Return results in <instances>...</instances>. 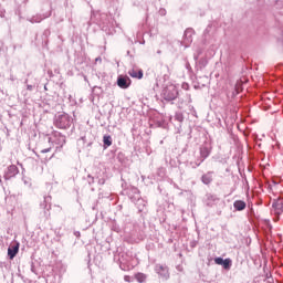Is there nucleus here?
Instances as JSON below:
<instances>
[{
  "instance_id": "obj_2",
  "label": "nucleus",
  "mask_w": 283,
  "mask_h": 283,
  "mask_svg": "<svg viewBox=\"0 0 283 283\" xmlns=\"http://www.w3.org/2000/svg\"><path fill=\"white\" fill-rule=\"evenodd\" d=\"M164 101H176L178 98V87L176 85L170 84L166 86L163 91Z\"/></svg>"
},
{
  "instance_id": "obj_30",
  "label": "nucleus",
  "mask_w": 283,
  "mask_h": 283,
  "mask_svg": "<svg viewBox=\"0 0 283 283\" xmlns=\"http://www.w3.org/2000/svg\"><path fill=\"white\" fill-rule=\"evenodd\" d=\"M24 83H28V80H25V82Z\"/></svg>"
},
{
  "instance_id": "obj_7",
  "label": "nucleus",
  "mask_w": 283,
  "mask_h": 283,
  "mask_svg": "<svg viewBox=\"0 0 283 283\" xmlns=\"http://www.w3.org/2000/svg\"><path fill=\"white\" fill-rule=\"evenodd\" d=\"M117 85L122 90H127V87H129V85H132V80H129L128 76H118L117 77Z\"/></svg>"
},
{
  "instance_id": "obj_23",
  "label": "nucleus",
  "mask_w": 283,
  "mask_h": 283,
  "mask_svg": "<svg viewBox=\"0 0 283 283\" xmlns=\"http://www.w3.org/2000/svg\"><path fill=\"white\" fill-rule=\"evenodd\" d=\"M98 185H105V179H99Z\"/></svg>"
},
{
  "instance_id": "obj_3",
  "label": "nucleus",
  "mask_w": 283,
  "mask_h": 283,
  "mask_svg": "<svg viewBox=\"0 0 283 283\" xmlns=\"http://www.w3.org/2000/svg\"><path fill=\"white\" fill-rule=\"evenodd\" d=\"M155 272L164 282H167V280H169V268L167 265L156 264Z\"/></svg>"
},
{
  "instance_id": "obj_16",
  "label": "nucleus",
  "mask_w": 283,
  "mask_h": 283,
  "mask_svg": "<svg viewBox=\"0 0 283 283\" xmlns=\"http://www.w3.org/2000/svg\"><path fill=\"white\" fill-rule=\"evenodd\" d=\"M175 120H178V123H182V120H185V115H182L181 112L176 113Z\"/></svg>"
},
{
  "instance_id": "obj_8",
  "label": "nucleus",
  "mask_w": 283,
  "mask_h": 283,
  "mask_svg": "<svg viewBox=\"0 0 283 283\" xmlns=\"http://www.w3.org/2000/svg\"><path fill=\"white\" fill-rule=\"evenodd\" d=\"M192 42H193V29H187L184 33V43L186 48H188V45H191Z\"/></svg>"
},
{
  "instance_id": "obj_14",
  "label": "nucleus",
  "mask_w": 283,
  "mask_h": 283,
  "mask_svg": "<svg viewBox=\"0 0 283 283\" xmlns=\"http://www.w3.org/2000/svg\"><path fill=\"white\" fill-rule=\"evenodd\" d=\"M135 279L137 280V282L139 283H145L147 282V275L145 273H137L135 274Z\"/></svg>"
},
{
  "instance_id": "obj_11",
  "label": "nucleus",
  "mask_w": 283,
  "mask_h": 283,
  "mask_svg": "<svg viewBox=\"0 0 283 283\" xmlns=\"http://www.w3.org/2000/svg\"><path fill=\"white\" fill-rule=\"evenodd\" d=\"M201 182H203V185H211V182H213V171H208L202 175Z\"/></svg>"
},
{
  "instance_id": "obj_10",
  "label": "nucleus",
  "mask_w": 283,
  "mask_h": 283,
  "mask_svg": "<svg viewBox=\"0 0 283 283\" xmlns=\"http://www.w3.org/2000/svg\"><path fill=\"white\" fill-rule=\"evenodd\" d=\"M128 74L129 76H132V78H138V80L143 78L144 76L143 69H136V67L129 70Z\"/></svg>"
},
{
  "instance_id": "obj_4",
  "label": "nucleus",
  "mask_w": 283,
  "mask_h": 283,
  "mask_svg": "<svg viewBox=\"0 0 283 283\" xmlns=\"http://www.w3.org/2000/svg\"><path fill=\"white\" fill-rule=\"evenodd\" d=\"M17 174H19V168L15 165H11L4 171L3 178L4 180H10L11 178H14Z\"/></svg>"
},
{
  "instance_id": "obj_29",
  "label": "nucleus",
  "mask_w": 283,
  "mask_h": 283,
  "mask_svg": "<svg viewBox=\"0 0 283 283\" xmlns=\"http://www.w3.org/2000/svg\"><path fill=\"white\" fill-rule=\"evenodd\" d=\"M82 140H85V137H82Z\"/></svg>"
},
{
  "instance_id": "obj_28",
  "label": "nucleus",
  "mask_w": 283,
  "mask_h": 283,
  "mask_svg": "<svg viewBox=\"0 0 283 283\" xmlns=\"http://www.w3.org/2000/svg\"><path fill=\"white\" fill-rule=\"evenodd\" d=\"M157 54H161V51H157Z\"/></svg>"
},
{
  "instance_id": "obj_27",
  "label": "nucleus",
  "mask_w": 283,
  "mask_h": 283,
  "mask_svg": "<svg viewBox=\"0 0 283 283\" xmlns=\"http://www.w3.org/2000/svg\"><path fill=\"white\" fill-rule=\"evenodd\" d=\"M95 61H101V57H96V60Z\"/></svg>"
},
{
  "instance_id": "obj_19",
  "label": "nucleus",
  "mask_w": 283,
  "mask_h": 283,
  "mask_svg": "<svg viewBox=\"0 0 283 283\" xmlns=\"http://www.w3.org/2000/svg\"><path fill=\"white\" fill-rule=\"evenodd\" d=\"M88 184L94 185V177L92 175H88Z\"/></svg>"
},
{
  "instance_id": "obj_22",
  "label": "nucleus",
  "mask_w": 283,
  "mask_h": 283,
  "mask_svg": "<svg viewBox=\"0 0 283 283\" xmlns=\"http://www.w3.org/2000/svg\"><path fill=\"white\" fill-rule=\"evenodd\" d=\"M27 90H28L29 92H32V90H34V86H33V85L28 84V85H27Z\"/></svg>"
},
{
  "instance_id": "obj_12",
  "label": "nucleus",
  "mask_w": 283,
  "mask_h": 283,
  "mask_svg": "<svg viewBox=\"0 0 283 283\" xmlns=\"http://www.w3.org/2000/svg\"><path fill=\"white\" fill-rule=\"evenodd\" d=\"M272 207L276 211V213H283V199H276L272 203Z\"/></svg>"
},
{
  "instance_id": "obj_25",
  "label": "nucleus",
  "mask_w": 283,
  "mask_h": 283,
  "mask_svg": "<svg viewBox=\"0 0 283 283\" xmlns=\"http://www.w3.org/2000/svg\"><path fill=\"white\" fill-rule=\"evenodd\" d=\"M75 235H76L77 238H80V237H81V232H75Z\"/></svg>"
},
{
  "instance_id": "obj_1",
  "label": "nucleus",
  "mask_w": 283,
  "mask_h": 283,
  "mask_svg": "<svg viewBox=\"0 0 283 283\" xmlns=\"http://www.w3.org/2000/svg\"><path fill=\"white\" fill-rule=\"evenodd\" d=\"M54 125L59 129H67L72 125V117H70V115H67L65 113L60 114L55 117Z\"/></svg>"
},
{
  "instance_id": "obj_20",
  "label": "nucleus",
  "mask_w": 283,
  "mask_h": 283,
  "mask_svg": "<svg viewBox=\"0 0 283 283\" xmlns=\"http://www.w3.org/2000/svg\"><path fill=\"white\" fill-rule=\"evenodd\" d=\"M49 151H52V148H45L41 150V154H48Z\"/></svg>"
},
{
  "instance_id": "obj_24",
  "label": "nucleus",
  "mask_w": 283,
  "mask_h": 283,
  "mask_svg": "<svg viewBox=\"0 0 283 283\" xmlns=\"http://www.w3.org/2000/svg\"><path fill=\"white\" fill-rule=\"evenodd\" d=\"M200 63H202V65H207V62L205 60L200 61Z\"/></svg>"
},
{
  "instance_id": "obj_17",
  "label": "nucleus",
  "mask_w": 283,
  "mask_h": 283,
  "mask_svg": "<svg viewBox=\"0 0 283 283\" xmlns=\"http://www.w3.org/2000/svg\"><path fill=\"white\" fill-rule=\"evenodd\" d=\"M208 200L216 202V200H218V197L216 195H208Z\"/></svg>"
},
{
  "instance_id": "obj_26",
  "label": "nucleus",
  "mask_w": 283,
  "mask_h": 283,
  "mask_svg": "<svg viewBox=\"0 0 283 283\" xmlns=\"http://www.w3.org/2000/svg\"><path fill=\"white\" fill-rule=\"evenodd\" d=\"M0 17L3 19V17H6V14L3 12L0 13Z\"/></svg>"
},
{
  "instance_id": "obj_9",
  "label": "nucleus",
  "mask_w": 283,
  "mask_h": 283,
  "mask_svg": "<svg viewBox=\"0 0 283 283\" xmlns=\"http://www.w3.org/2000/svg\"><path fill=\"white\" fill-rule=\"evenodd\" d=\"M17 253H19V243L8 248V256L10 260H14V258H17Z\"/></svg>"
},
{
  "instance_id": "obj_13",
  "label": "nucleus",
  "mask_w": 283,
  "mask_h": 283,
  "mask_svg": "<svg viewBox=\"0 0 283 283\" xmlns=\"http://www.w3.org/2000/svg\"><path fill=\"white\" fill-rule=\"evenodd\" d=\"M235 211H244L247 209V202L243 200H237L233 203Z\"/></svg>"
},
{
  "instance_id": "obj_15",
  "label": "nucleus",
  "mask_w": 283,
  "mask_h": 283,
  "mask_svg": "<svg viewBox=\"0 0 283 283\" xmlns=\"http://www.w3.org/2000/svg\"><path fill=\"white\" fill-rule=\"evenodd\" d=\"M103 144H104V147H112V136L104 135Z\"/></svg>"
},
{
  "instance_id": "obj_5",
  "label": "nucleus",
  "mask_w": 283,
  "mask_h": 283,
  "mask_svg": "<svg viewBox=\"0 0 283 283\" xmlns=\"http://www.w3.org/2000/svg\"><path fill=\"white\" fill-rule=\"evenodd\" d=\"M214 262L219 264V266H223L226 271H230L233 264V261H231V259H222L220 256L216 258Z\"/></svg>"
},
{
  "instance_id": "obj_6",
  "label": "nucleus",
  "mask_w": 283,
  "mask_h": 283,
  "mask_svg": "<svg viewBox=\"0 0 283 283\" xmlns=\"http://www.w3.org/2000/svg\"><path fill=\"white\" fill-rule=\"evenodd\" d=\"M209 154H211V151L209 150V148L207 147H201L200 148V159H198L196 161V167H200V165H202V163H205V160H207V158H209Z\"/></svg>"
},
{
  "instance_id": "obj_21",
  "label": "nucleus",
  "mask_w": 283,
  "mask_h": 283,
  "mask_svg": "<svg viewBox=\"0 0 283 283\" xmlns=\"http://www.w3.org/2000/svg\"><path fill=\"white\" fill-rule=\"evenodd\" d=\"M124 280H125V282H132V276L125 275V276H124Z\"/></svg>"
},
{
  "instance_id": "obj_18",
  "label": "nucleus",
  "mask_w": 283,
  "mask_h": 283,
  "mask_svg": "<svg viewBox=\"0 0 283 283\" xmlns=\"http://www.w3.org/2000/svg\"><path fill=\"white\" fill-rule=\"evenodd\" d=\"M159 14H160L161 17H165V14H167V10H165V9H159Z\"/></svg>"
}]
</instances>
